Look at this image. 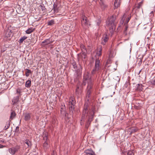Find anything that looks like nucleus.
I'll return each instance as SVG.
<instances>
[{
	"label": "nucleus",
	"instance_id": "58836bf2",
	"mask_svg": "<svg viewBox=\"0 0 155 155\" xmlns=\"http://www.w3.org/2000/svg\"><path fill=\"white\" fill-rule=\"evenodd\" d=\"M19 97L18 96L17 97L16 99H14L12 101V102H14V103H16L18 101Z\"/></svg>",
	"mask_w": 155,
	"mask_h": 155
},
{
	"label": "nucleus",
	"instance_id": "f03ea898",
	"mask_svg": "<svg viewBox=\"0 0 155 155\" xmlns=\"http://www.w3.org/2000/svg\"><path fill=\"white\" fill-rule=\"evenodd\" d=\"M117 22V21L116 20V16L113 15L109 19L107 22V24L109 26H111L110 28L112 27V28L113 29L114 26Z\"/></svg>",
	"mask_w": 155,
	"mask_h": 155
},
{
	"label": "nucleus",
	"instance_id": "a878e982",
	"mask_svg": "<svg viewBox=\"0 0 155 155\" xmlns=\"http://www.w3.org/2000/svg\"><path fill=\"white\" fill-rule=\"evenodd\" d=\"M80 47L82 51L81 52H85V51H86V50L85 47L83 45L81 44L80 45Z\"/></svg>",
	"mask_w": 155,
	"mask_h": 155
},
{
	"label": "nucleus",
	"instance_id": "bb28decb",
	"mask_svg": "<svg viewBox=\"0 0 155 155\" xmlns=\"http://www.w3.org/2000/svg\"><path fill=\"white\" fill-rule=\"evenodd\" d=\"M72 64L73 66V68L75 70H77L78 68L76 64L74 61H73L72 63Z\"/></svg>",
	"mask_w": 155,
	"mask_h": 155
},
{
	"label": "nucleus",
	"instance_id": "e433bc0d",
	"mask_svg": "<svg viewBox=\"0 0 155 155\" xmlns=\"http://www.w3.org/2000/svg\"><path fill=\"white\" fill-rule=\"evenodd\" d=\"M142 86V85L141 84H137V88L138 89L140 90H142V87H141Z\"/></svg>",
	"mask_w": 155,
	"mask_h": 155
},
{
	"label": "nucleus",
	"instance_id": "f704fd0d",
	"mask_svg": "<svg viewBox=\"0 0 155 155\" xmlns=\"http://www.w3.org/2000/svg\"><path fill=\"white\" fill-rule=\"evenodd\" d=\"M101 22V20L100 19H98L96 21V23L97 25L99 26L100 25Z\"/></svg>",
	"mask_w": 155,
	"mask_h": 155
},
{
	"label": "nucleus",
	"instance_id": "6e6552de",
	"mask_svg": "<svg viewBox=\"0 0 155 155\" xmlns=\"http://www.w3.org/2000/svg\"><path fill=\"white\" fill-rule=\"evenodd\" d=\"M53 41L51 40L50 38L45 40L41 43L42 44H43L44 45H47L48 44H51L53 43Z\"/></svg>",
	"mask_w": 155,
	"mask_h": 155
},
{
	"label": "nucleus",
	"instance_id": "c85d7f7f",
	"mask_svg": "<svg viewBox=\"0 0 155 155\" xmlns=\"http://www.w3.org/2000/svg\"><path fill=\"white\" fill-rule=\"evenodd\" d=\"M102 49L101 48H99V51L97 52V55L98 56H100L101 55V53H102Z\"/></svg>",
	"mask_w": 155,
	"mask_h": 155
},
{
	"label": "nucleus",
	"instance_id": "864d4df0",
	"mask_svg": "<svg viewBox=\"0 0 155 155\" xmlns=\"http://www.w3.org/2000/svg\"><path fill=\"white\" fill-rule=\"evenodd\" d=\"M141 71V70H140V72H139V73Z\"/></svg>",
	"mask_w": 155,
	"mask_h": 155
},
{
	"label": "nucleus",
	"instance_id": "aec40b11",
	"mask_svg": "<svg viewBox=\"0 0 155 155\" xmlns=\"http://www.w3.org/2000/svg\"><path fill=\"white\" fill-rule=\"evenodd\" d=\"M31 85V82L30 80H28L26 81L25 84V86L26 87H30Z\"/></svg>",
	"mask_w": 155,
	"mask_h": 155
},
{
	"label": "nucleus",
	"instance_id": "f3484780",
	"mask_svg": "<svg viewBox=\"0 0 155 155\" xmlns=\"http://www.w3.org/2000/svg\"><path fill=\"white\" fill-rule=\"evenodd\" d=\"M11 121V120H9L6 122L5 125L4 127V129L6 130L10 126V122Z\"/></svg>",
	"mask_w": 155,
	"mask_h": 155
},
{
	"label": "nucleus",
	"instance_id": "2eb2a0df",
	"mask_svg": "<svg viewBox=\"0 0 155 155\" xmlns=\"http://www.w3.org/2000/svg\"><path fill=\"white\" fill-rule=\"evenodd\" d=\"M138 129L137 128H135L134 127H132L131 128H130L129 129L128 131L129 132H130V134H131L133 133H134L136 132H137Z\"/></svg>",
	"mask_w": 155,
	"mask_h": 155
},
{
	"label": "nucleus",
	"instance_id": "a18cd8bd",
	"mask_svg": "<svg viewBox=\"0 0 155 155\" xmlns=\"http://www.w3.org/2000/svg\"><path fill=\"white\" fill-rule=\"evenodd\" d=\"M63 110V108H61V110H60L61 113V114H62L63 112H64V111L62 110Z\"/></svg>",
	"mask_w": 155,
	"mask_h": 155
},
{
	"label": "nucleus",
	"instance_id": "9b49d317",
	"mask_svg": "<svg viewBox=\"0 0 155 155\" xmlns=\"http://www.w3.org/2000/svg\"><path fill=\"white\" fill-rule=\"evenodd\" d=\"M84 152L87 154H89L90 155H96L93 150L91 149H87L84 151Z\"/></svg>",
	"mask_w": 155,
	"mask_h": 155
},
{
	"label": "nucleus",
	"instance_id": "393cba45",
	"mask_svg": "<svg viewBox=\"0 0 155 155\" xmlns=\"http://www.w3.org/2000/svg\"><path fill=\"white\" fill-rule=\"evenodd\" d=\"M75 103H74L73 102H72L71 101L69 102V107H70L71 109L74 108V105Z\"/></svg>",
	"mask_w": 155,
	"mask_h": 155
},
{
	"label": "nucleus",
	"instance_id": "9d476101",
	"mask_svg": "<svg viewBox=\"0 0 155 155\" xmlns=\"http://www.w3.org/2000/svg\"><path fill=\"white\" fill-rule=\"evenodd\" d=\"M108 38L107 35H105L102 37L101 44L102 45H104L105 43L108 41Z\"/></svg>",
	"mask_w": 155,
	"mask_h": 155
},
{
	"label": "nucleus",
	"instance_id": "7c9ffc66",
	"mask_svg": "<svg viewBox=\"0 0 155 155\" xmlns=\"http://www.w3.org/2000/svg\"><path fill=\"white\" fill-rule=\"evenodd\" d=\"M26 70H27V71L26 72L25 75L26 76L28 77L29 76V73H31V70L28 69H26Z\"/></svg>",
	"mask_w": 155,
	"mask_h": 155
},
{
	"label": "nucleus",
	"instance_id": "cd10ccee",
	"mask_svg": "<svg viewBox=\"0 0 155 155\" xmlns=\"http://www.w3.org/2000/svg\"><path fill=\"white\" fill-rule=\"evenodd\" d=\"M54 24V21L53 20H51L48 22V25H52Z\"/></svg>",
	"mask_w": 155,
	"mask_h": 155
},
{
	"label": "nucleus",
	"instance_id": "a19ab883",
	"mask_svg": "<svg viewBox=\"0 0 155 155\" xmlns=\"http://www.w3.org/2000/svg\"><path fill=\"white\" fill-rule=\"evenodd\" d=\"M125 28L124 29V31H127V28H128V25L127 24H125Z\"/></svg>",
	"mask_w": 155,
	"mask_h": 155
},
{
	"label": "nucleus",
	"instance_id": "37998d69",
	"mask_svg": "<svg viewBox=\"0 0 155 155\" xmlns=\"http://www.w3.org/2000/svg\"><path fill=\"white\" fill-rule=\"evenodd\" d=\"M151 83L155 85V79L152 80L151 81Z\"/></svg>",
	"mask_w": 155,
	"mask_h": 155
},
{
	"label": "nucleus",
	"instance_id": "c9c22d12",
	"mask_svg": "<svg viewBox=\"0 0 155 155\" xmlns=\"http://www.w3.org/2000/svg\"><path fill=\"white\" fill-rule=\"evenodd\" d=\"M99 3L101 6H104L105 7V6L104 5L102 0H100Z\"/></svg>",
	"mask_w": 155,
	"mask_h": 155
},
{
	"label": "nucleus",
	"instance_id": "2f4dec72",
	"mask_svg": "<svg viewBox=\"0 0 155 155\" xmlns=\"http://www.w3.org/2000/svg\"><path fill=\"white\" fill-rule=\"evenodd\" d=\"M16 93L19 94V96L21 95V89L20 88H18L16 90Z\"/></svg>",
	"mask_w": 155,
	"mask_h": 155
},
{
	"label": "nucleus",
	"instance_id": "3c124183",
	"mask_svg": "<svg viewBox=\"0 0 155 155\" xmlns=\"http://www.w3.org/2000/svg\"><path fill=\"white\" fill-rule=\"evenodd\" d=\"M153 13V11H152L150 13Z\"/></svg>",
	"mask_w": 155,
	"mask_h": 155
},
{
	"label": "nucleus",
	"instance_id": "f8f14e48",
	"mask_svg": "<svg viewBox=\"0 0 155 155\" xmlns=\"http://www.w3.org/2000/svg\"><path fill=\"white\" fill-rule=\"evenodd\" d=\"M121 3V0H115L114 3V9L119 7Z\"/></svg>",
	"mask_w": 155,
	"mask_h": 155
},
{
	"label": "nucleus",
	"instance_id": "0eeeda50",
	"mask_svg": "<svg viewBox=\"0 0 155 155\" xmlns=\"http://www.w3.org/2000/svg\"><path fill=\"white\" fill-rule=\"evenodd\" d=\"M128 15V17L126 19V21L125 22V24H127L131 18V15L130 14H128V13L127 12L125 13L123 15L121 21L124 22V21L126 17Z\"/></svg>",
	"mask_w": 155,
	"mask_h": 155
},
{
	"label": "nucleus",
	"instance_id": "c03bdc74",
	"mask_svg": "<svg viewBox=\"0 0 155 155\" xmlns=\"http://www.w3.org/2000/svg\"><path fill=\"white\" fill-rule=\"evenodd\" d=\"M124 34L125 35H126L127 34V31H124Z\"/></svg>",
	"mask_w": 155,
	"mask_h": 155
},
{
	"label": "nucleus",
	"instance_id": "1a4fd4ad",
	"mask_svg": "<svg viewBox=\"0 0 155 155\" xmlns=\"http://www.w3.org/2000/svg\"><path fill=\"white\" fill-rule=\"evenodd\" d=\"M78 55L79 58L82 60H84L87 57L85 52H81L80 54Z\"/></svg>",
	"mask_w": 155,
	"mask_h": 155
},
{
	"label": "nucleus",
	"instance_id": "79ce46f5",
	"mask_svg": "<svg viewBox=\"0 0 155 155\" xmlns=\"http://www.w3.org/2000/svg\"><path fill=\"white\" fill-rule=\"evenodd\" d=\"M77 88L76 90V92L78 93L79 91L78 89L79 88V86L78 85H77Z\"/></svg>",
	"mask_w": 155,
	"mask_h": 155
},
{
	"label": "nucleus",
	"instance_id": "473e14b6",
	"mask_svg": "<svg viewBox=\"0 0 155 155\" xmlns=\"http://www.w3.org/2000/svg\"><path fill=\"white\" fill-rule=\"evenodd\" d=\"M128 155H134V153L133 150L129 151L127 153Z\"/></svg>",
	"mask_w": 155,
	"mask_h": 155
},
{
	"label": "nucleus",
	"instance_id": "dca6fc26",
	"mask_svg": "<svg viewBox=\"0 0 155 155\" xmlns=\"http://www.w3.org/2000/svg\"><path fill=\"white\" fill-rule=\"evenodd\" d=\"M31 118V114L29 113H26L24 114V119L26 121L30 120Z\"/></svg>",
	"mask_w": 155,
	"mask_h": 155
},
{
	"label": "nucleus",
	"instance_id": "39448f33",
	"mask_svg": "<svg viewBox=\"0 0 155 155\" xmlns=\"http://www.w3.org/2000/svg\"><path fill=\"white\" fill-rule=\"evenodd\" d=\"M94 114V109L93 108L88 113H87V116L88 117L87 124L90 125L91 122L93 120Z\"/></svg>",
	"mask_w": 155,
	"mask_h": 155
},
{
	"label": "nucleus",
	"instance_id": "8fccbe9b",
	"mask_svg": "<svg viewBox=\"0 0 155 155\" xmlns=\"http://www.w3.org/2000/svg\"><path fill=\"white\" fill-rule=\"evenodd\" d=\"M117 78H118V81H119L120 80V79L119 78V77H117Z\"/></svg>",
	"mask_w": 155,
	"mask_h": 155
},
{
	"label": "nucleus",
	"instance_id": "f257e3e1",
	"mask_svg": "<svg viewBox=\"0 0 155 155\" xmlns=\"http://www.w3.org/2000/svg\"><path fill=\"white\" fill-rule=\"evenodd\" d=\"M87 83V92L86 98L88 100V98H90L91 94L92 91L93 81L91 78V74L88 72H85L84 74L82 84L84 86L86 85Z\"/></svg>",
	"mask_w": 155,
	"mask_h": 155
},
{
	"label": "nucleus",
	"instance_id": "7ed1b4c3",
	"mask_svg": "<svg viewBox=\"0 0 155 155\" xmlns=\"http://www.w3.org/2000/svg\"><path fill=\"white\" fill-rule=\"evenodd\" d=\"M81 22L82 25L83 27L85 28L90 25L89 21L84 15H83L81 17Z\"/></svg>",
	"mask_w": 155,
	"mask_h": 155
},
{
	"label": "nucleus",
	"instance_id": "603ef678",
	"mask_svg": "<svg viewBox=\"0 0 155 155\" xmlns=\"http://www.w3.org/2000/svg\"><path fill=\"white\" fill-rule=\"evenodd\" d=\"M93 0L95 2H96L97 1V0Z\"/></svg>",
	"mask_w": 155,
	"mask_h": 155
},
{
	"label": "nucleus",
	"instance_id": "72a5a7b5",
	"mask_svg": "<svg viewBox=\"0 0 155 155\" xmlns=\"http://www.w3.org/2000/svg\"><path fill=\"white\" fill-rule=\"evenodd\" d=\"M70 101H71L72 102H73L74 103H75L74 101V99L73 97L71 96L69 99Z\"/></svg>",
	"mask_w": 155,
	"mask_h": 155
},
{
	"label": "nucleus",
	"instance_id": "423d86ee",
	"mask_svg": "<svg viewBox=\"0 0 155 155\" xmlns=\"http://www.w3.org/2000/svg\"><path fill=\"white\" fill-rule=\"evenodd\" d=\"M20 146L19 145H17L14 147H13L9 148L8 150L9 152L12 155H14L18 152L20 148Z\"/></svg>",
	"mask_w": 155,
	"mask_h": 155
},
{
	"label": "nucleus",
	"instance_id": "ea45409f",
	"mask_svg": "<svg viewBox=\"0 0 155 155\" xmlns=\"http://www.w3.org/2000/svg\"><path fill=\"white\" fill-rule=\"evenodd\" d=\"M87 112V108H84L83 110V114L85 115Z\"/></svg>",
	"mask_w": 155,
	"mask_h": 155
},
{
	"label": "nucleus",
	"instance_id": "20e7f679",
	"mask_svg": "<svg viewBox=\"0 0 155 155\" xmlns=\"http://www.w3.org/2000/svg\"><path fill=\"white\" fill-rule=\"evenodd\" d=\"M101 69L100 66V61L98 59H96L95 61V64L94 68L92 70L91 73L92 74L95 73L96 71H98Z\"/></svg>",
	"mask_w": 155,
	"mask_h": 155
},
{
	"label": "nucleus",
	"instance_id": "6ab92c4d",
	"mask_svg": "<svg viewBox=\"0 0 155 155\" xmlns=\"http://www.w3.org/2000/svg\"><path fill=\"white\" fill-rule=\"evenodd\" d=\"M48 133L46 132H45V134H43V138L44 140H45V141H48Z\"/></svg>",
	"mask_w": 155,
	"mask_h": 155
},
{
	"label": "nucleus",
	"instance_id": "49530a36",
	"mask_svg": "<svg viewBox=\"0 0 155 155\" xmlns=\"http://www.w3.org/2000/svg\"><path fill=\"white\" fill-rule=\"evenodd\" d=\"M141 4L140 3V4H139V6H138V8H140V6H141V5H140V4Z\"/></svg>",
	"mask_w": 155,
	"mask_h": 155
},
{
	"label": "nucleus",
	"instance_id": "c756f323",
	"mask_svg": "<svg viewBox=\"0 0 155 155\" xmlns=\"http://www.w3.org/2000/svg\"><path fill=\"white\" fill-rule=\"evenodd\" d=\"M55 12H58L57 5H54L53 8L52 9Z\"/></svg>",
	"mask_w": 155,
	"mask_h": 155
},
{
	"label": "nucleus",
	"instance_id": "4be33fe9",
	"mask_svg": "<svg viewBox=\"0 0 155 155\" xmlns=\"http://www.w3.org/2000/svg\"><path fill=\"white\" fill-rule=\"evenodd\" d=\"M27 37L26 36H24L23 37H21L20 40L18 41V42L19 43H22L23 41L27 39Z\"/></svg>",
	"mask_w": 155,
	"mask_h": 155
},
{
	"label": "nucleus",
	"instance_id": "a211bd4d",
	"mask_svg": "<svg viewBox=\"0 0 155 155\" xmlns=\"http://www.w3.org/2000/svg\"><path fill=\"white\" fill-rule=\"evenodd\" d=\"M16 116V114L14 111H12L11 114V116L9 120H13L15 117Z\"/></svg>",
	"mask_w": 155,
	"mask_h": 155
},
{
	"label": "nucleus",
	"instance_id": "4c0bfd02",
	"mask_svg": "<svg viewBox=\"0 0 155 155\" xmlns=\"http://www.w3.org/2000/svg\"><path fill=\"white\" fill-rule=\"evenodd\" d=\"M40 6L41 9L42 11L45 10V8L44 5L43 4L42 5H40Z\"/></svg>",
	"mask_w": 155,
	"mask_h": 155
},
{
	"label": "nucleus",
	"instance_id": "de8ad7c7",
	"mask_svg": "<svg viewBox=\"0 0 155 155\" xmlns=\"http://www.w3.org/2000/svg\"><path fill=\"white\" fill-rule=\"evenodd\" d=\"M19 128V127L17 126V127H16V130H18Z\"/></svg>",
	"mask_w": 155,
	"mask_h": 155
},
{
	"label": "nucleus",
	"instance_id": "09e8293b",
	"mask_svg": "<svg viewBox=\"0 0 155 155\" xmlns=\"http://www.w3.org/2000/svg\"><path fill=\"white\" fill-rule=\"evenodd\" d=\"M2 147V145L1 144H0V148H1Z\"/></svg>",
	"mask_w": 155,
	"mask_h": 155
},
{
	"label": "nucleus",
	"instance_id": "4468645a",
	"mask_svg": "<svg viewBox=\"0 0 155 155\" xmlns=\"http://www.w3.org/2000/svg\"><path fill=\"white\" fill-rule=\"evenodd\" d=\"M75 71L78 75L81 74L82 71V68L81 66L79 65L78 66V69L75 70Z\"/></svg>",
	"mask_w": 155,
	"mask_h": 155
},
{
	"label": "nucleus",
	"instance_id": "b1692460",
	"mask_svg": "<svg viewBox=\"0 0 155 155\" xmlns=\"http://www.w3.org/2000/svg\"><path fill=\"white\" fill-rule=\"evenodd\" d=\"M24 143L27 144L28 147H31V142L28 140H25Z\"/></svg>",
	"mask_w": 155,
	"mask_h": 155
},
{
	"label": "nucleus",
	"instance_id": "412c9836",
	"mask_svg": "<svg viewBox=\"0 0 155 155\" xmlns=\"http://www.w3.org/2000/svg\"><path fill=\"white\" fill-rule=\"evenodd\" d=\"M35 30V29L29 28L25 31L26 33L27 34H29L33 32Z\"/></svg>",
	"mask_w": 155,
	"mask_h": 155
},
{
	"label": "nucleus",
	"instance_id": "5701e85b",
	"mask_svg": "<svg viewBox=\"0 0 155 155\" xmlns=\"http://www.w3.org/2000/svg\"><path fill=\"white\" fill-rule=\"evenodd\" d=\"M49 146L48 141H45L43 143V147L45 149H47L48 148Z\"/></svg>",
	"mask_w": 155,
	"mask_h": 155
},
{
	"label": "nucleus",
	"instance_id": "ddd939ff",
	"mask_svg": "<svg viewBox=\"0 0 155 155\" xmlns=\"http://www.w3.org/2000/svg\"><path fill=\"white\" fill-rule=\"evenodd\" d=\"M12 34L11 31L8 29L5 31V36L7 38H9L11 36Z\"/></svg>",
	"mask_w": 155,
	"mask_h": 155
}]
</instances>
